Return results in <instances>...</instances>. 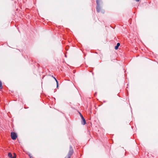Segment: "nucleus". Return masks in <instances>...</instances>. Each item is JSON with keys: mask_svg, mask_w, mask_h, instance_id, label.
<instances>
[{"mask_svg": "<svg viewBox=\"0 0 158 158\" xmlns=\"http://www.w3.org/2000/svg\"><path fill=\"white\" fill-rule=\"evenodd\" d=\"M81 118L82 119V121H81V124L83 125H85L86 123L85 119L83 117L82 118Z\"/></svg>", "mask_w": 158, "mask_h": 158, "instance_id": "nucleus-5", "label": "nucleus"}, {"mask_svg": "<svg viewBox=\"0 0 158 158\" xmlns=\"http://www.w3.org/2000/svg\"><path fill=\"white\" fill-rule=\"evenodd\" d=\"M29 156H30V158H32V156H31L30 155H29Z\"/></svg>", "mask_w": 158, "mask_h": 158, "instance_id": "nucleus-10", "label": "nucleus"}, {"mask_svg": "<svg viewBox=\"0 0 158 158\" xmlns=\"http://www.w3.org/2000/svg\"><path fill=\"white\" fill-rule=\"evenodd\" d=\"M8 156L10 158H16V155L14 153L13 155H12L10 152L8 153Z\"/></svg>", "mask_w": 158, "mask_h": 158, "instance_id": "nucleus-4", "label": "nucleus"}, {"mask_svg": "<svg viewBox=\"0 0 158 158\" xmlns=\"http://www.w3.org/2000/svg\"><path fill=\"white\" fill-rule=\"evenodd\" d=\"M11 136L12 139L15 140L16 139L17 137V135L16 133L12 132L11 133Z\"/></svg>", "mask_w": 158, "mask_h": 158, "instance_id": "nucleus-3", "label": "nucleus"}, {"mask_svg": "<svg viewBox=\"0 0 158 158\" xmlns=\"http://www.w3.org/2000/svg\"><path fill=\"white\" fill-rule=\"evenodd\" d=\"M79 114L80 115V116L81 117V118H82V117H83V115H82V114H81V113H80V112H79Z\"/></svg>", "mask_w": 158, "mask_h": 158, "instance_id": "nucleus-9", "label": "nucleus"}, {"mask_svg": "<svg viewBox=\"0 0 158 158\" xmlns=\"http://www.w3.org/2000/svg\"><path fill=\"white\" fill-rule=\"evenodd\" d=\"M52 77H53L54 79L55 80V81H56V84H57V87H58V82L57 81V80H56V79L53 76H52Z\"/></svg>", "mask_w": 158, "mask_h": 158, "instance_id": "nucleus-7", "label": "nucleus"}, {"mask_svg": "<svg viewBox=\"0 0 158 158\" xmlns=\"http://www.w3.org/2000/svg\"><path fill=\"white\" fill-rule=\"evenodd\" d=\"M100 0H97L96 1L97 6L96 7V10L98 12H99L101 10V8L100 6V4L99 3Z\"/></svg>", "mask_w": 158, "mask_h": 158, "instance_id": "nucleus-2", "label": "nucleus"}, {"mask_svg": "<svg viewBox=\"0 0 158 158\" xmlns=\"http://www.w3.org/2000/svg\"><path fill=\"white\" fill-rule=\"evenodd\" d=\"M3 88L2 86V83L1 81L0 80V89H1Z\"/></svg>", "mask_w": 158, "mask_h": 158, "instance_id": "nucleus-8", "label": "nucleus"}, {"mask_svg": "<svg viewBox=\"0 0 158 158\" xmlns=\"http://www.w3.org/2000/svg\"><path fill=\"white\" fill-rule=\"evenodd\" d=\"M120 45V44L119 43L117 44L116 46L115 47V50H117L118 49V47Z\"/></svg>", "mask_w": 158, "mask_h": 158, "instance_id": "nucleus-6", "label": "nucleus"}, {"mask_svg": "<svg viewBox=\"0 0 158 158\" xmlns=\"http://www.w3.org/2000/svg\"><path fill=\"white\" fill-rule=\"evenodd\" d=\"M73 153V150L71 146H70L69 150L67 155L64 158H70Z\"/></svg>", "mask_w": 158, "mask_h": 158, "instance_id": "nucleus-1", "label": "nucleus"}]
</instances>
